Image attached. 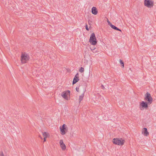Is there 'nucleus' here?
I'll use <instances>...</instances> for the list:
<instances>
[{
	"label": "nucleus",
	"instance_id": "nucleus-1",
	"mask_svg": "<svg viewBox=\"0 0 156 156\" xmlns=\"http://www.w3.org/2000/svg\"><path fill=\"white\" fill-rule=\"evenodd\" d=\"M76 90L77 92H80L81 93V94L79 96V102L80 103L83 99L84 94L86 90L84 88H83L82 86H80L78 87H76Z\"/></svg>",
	"mask_w": 156,
	"mask_h": 156
},
{
	"label": "nucleus",
	"instance_id": "nucleus-2",
	"mask_svg": "<svg viewBox=\"0 0 156 156\" xmlns=\"http://www.w3.org/2000/svg\"><path fill=\"white\" fill-rule=\"evenodd\" d=\"M113 144L120 146H122L124 144L125 140L122 138H114L112 141Z\"/></svg>",
	"mask_w": 156,
	"mask_h": 156
},
{
	"label": "nucleus",
	"instance_id": "nucleus-3",
	"mask_svg": "<svg viewBox=\"0 0 156 156\" xmlns=\"http://www.w3.org/2000/svg\"><path fill=\"white\" fill-rule=\"evenodd\" d=\"M144 100L146 101V102L149 105L152 103L153 100V98L151 97V95L148 92H147L145 95Z\"/></svg>",
	"mask_w": 156,
	"mask_h": 156
},
{
	"label": "nucleus",
	"instance_id": "nucleus-4",
	"mask_svg": "<svg viewBox=\"0 0 156 156\" xmlns=\"http://www.w3.org/2000/svg\"><path fill=\"white\" fill-rule=\"evenodd\" d=\"M29 56L27 53H22L21 56V61L22 64L27 63L29 60Z\"/></svg>",
	"mask_w": 156,
	"mask_h": 156
},
{
	"label": "nucleus",
	"instance_id": "nucleus-5",
	"mask_svg": "<svg viewBox=\"0 0 156 156\" xmlns=\"http://www.w3.org/2000/svg\"><path fill=\"white\" fill-rule=\"evenodd\" d=\"M89 42L91 45H95L97 44V41L95 34L94 33H92L90 35Z\"/></svg>",
	"mask_w": 156,
	"mask_h": 156
},
{
	"label": "nucleus",
	"instance_id": "nucleus-6",
	"mask_svg": "<svg viewBox=\"0 0 156 156\" xmlns=\"http://www.w3.org/2000/svg\"><path fill=\"white\" fill-rule=\"evenodd\" d=\"M61 95L64 99L69 100L70 99V91L69 90L64 91L62 93Z\"/></svg>",
	"mask_w": 156,
	"mask_h": 156
},
{
	"label": "nucleus",
	"instance_id": "nucleus-7",
	"mask_svg": "<svg viewBox=\"0 0 156 156\" xmlns=\"http://www.w3.org/2000/svg\"><path fill=\"white\" fill-rule=\"evenodd\" d=\"M61 134L62 135H65L68 131V128L67 126L65 124L62 126L60 127Z\"/></svg>",
	"mask_w": 156,
	"mask_h": 156
},
{
	"label": "nucleus",
	"instance_id": "nucleus-8",
	"mask_svg": "<svg viewBox=\"0 0 156 156\" xmlns=\"http://www.w3.org/2000/svg\"><path fill=\"white\" fill-rule=\"evenodd\" d=\"M144 4L146 7L151 8L154 6V1L153 0H144Z\"/></svg>",
	"mask_w": 156,
	"mask_h": 156
},
{
	"label": "nucleus",
	"instance_id": "nucleus-9",
	"mask_svg": "<svg viewBox=\"0 0 156 156\" xmlns=\"http://www.w3.org/2000/svg\"><path fill=\"white\" fill-rule=\"evenodd\" d=\"M148 105H149L146 102L144 101L141 102L139 104V107L141 110H143L144 109H147L148 107Z\"/></svg>",
	"mask_w": 156,
	"mask_h": 156
},
{
	"label": "nucleus",
	"instance_id": "nucleus-10",
	"mask_svg": "<svg viewBox=\"0 0 156 156\" xmlns=\"http://www.w3.org/2000/svg\"><path fill=\"white\" fill-rule=\"evenodd\" d=\"M59 144L61 148L63 151H65L66 148V147L63 142L62 140H59Z\"/></svg>",
	"mask_w": 156,
	"mask_h": 156
},
{
	"label": "nucleus",
	"instance_id": "nucleus-11",
	"mask_svg": "<svg viewBox=\"0 0 156 156\" xmlns=\"http://www.w3.org/2000/svg\"><path fill=\"white\" fill-rule=\"evenodd\" d=\"M142 133L145 136H147L149 134V133L147 131V129L146 128H144L142 130Z\"/></svg>",
	"mask_w": 156,
	"mask_h": 156
},
{
	"label": "nucleus",
	"instance_id": "nucleus-12",
	"mask_svg": "<svg viewBox=\"0 0 156 156\" xmlns=\"http://www.w3.org/2000/svg\"><path fill=\"white\" fill-rule=\"evenodd\" d=\"M79 79L78 77V74L77 73L75 76L73 82V85L77 82Z\"/></svg>",
	"mask_w": 156,
	"mask_h": 156
},
{
	"label": "nucleus",
	"instance_id": "nucleus-13",
	"mask_svg": "<svg viewBox=\"0 0 156 156\" xmlns=\"http://www.w3.org/2000/svg\"><path fill=\"white\" fill-rule=\"evenodd\" d=\"M91 12L93 14L96 15L98 14V11L96 7H93L91 9Z\"/></svg>",
	"mask_w": 156,
	"mask_h": 156
},
{
	"label": "nucleus",
	"instance_id": "nucleus-14",
	"mask_svg": "<svg viewBox=\"0 0 156 156\" xmlns=\"http://www.w3.org/2000/svg\"><path fill=\"white\" fill-rule=\"evenodd\" d=\"M42 135L44 137H49L50 136L49 134L47 132H43L42 133Z\"/></svg>",
	"mask_w": 156,
	"mask_h": 156
},
{
	"label": "nucleus",
	"instance_id": "nucleus-15",
	"mask_svg": "<svg viewBox=\"0 0 156 156\" xmlns=\"http://www.w3.org/2000/svg\"><path fill=\"white\" fill-rule=\"evenodd\" d=\"M111 28H112V29H115L116 30H119L120 31H121V30L120 29H119L115 26L113 25L112 24L111 25Z\"/></svg>",
	"mask_w": 156,
	"mask_h": 156
},
{
	"label": "nucleus",
	"instance_id": "nucleus-16",
	"mask_svg": "<svg viewBox=\"0 0 156 156\" xmlns=\"http://www.w3.org/2000/svg\"><path fill=\"white\" fill-rule=\"evenodd\" d=\"M119 62H120V63L121 64V66H122V67L123 68H124V62L121 59H120L119 60Z\"/></svg>",
	"mask_w": 156,
	"mask_h": 156
},
{
	"label": "nucleus",
	"instance_id": "nucleus-17",
	"mask_svg": "<svg viewBox=\"0 0 156 156\" xmlns=\"http://www.w3.org/2000/svg\"><path fill=\"white\" fill-rule=\"evenodd\" d=\"M84 70V68L82 67H81V68H80L79 71H80V72L82 73V72H83Z\"/></svg>",
	"mask_w": 156,
	"mask_h": 156
},
{
	"label": "nucleus",
	"instance_id": "nucleus-18",
	"mask_svg": "<svg viewBox=\"0 0 156 156\" xmlns=\"http://www.w3.org/2000/svg\"><path fill=\"white\" fill-rule=\"evenodd\" d=\"M107 22L108 23V25L111 27V25H112V24L110 22L108 19L107 20Z\"/></svg>",
	"mask_w": 156,
	"mask_h": 156
},
{
	"label": "nucleus",
	"instance_id": "nucleus-19",
	"mask_svg": "<svg viewBox=\"0 0 156 156\" xmlns=\"http://www.w3.org/2000/svg\"><path fill=\"white\" fill-rule=\"evenodd\" d=\"M90 50L91 51H93V50H95L96 48L94 47V48H92L91 47H90Z\"/></svg>",
	"mask_w": 156,
	"mask_h": 156
},
{
	"label": "nucleus",
	"instance_id": "nucleus-20",
	"mask_svg": "<svg viewBox=\"0 0 156 156\" xmlns=\"http://www.w3.org/2000/svg\"><path fill=\"white\" fill-rule=\"evenodd\" d=\"M0 156H4V155L3 152H1L0 153Z\"/></svg>",
	"mask_w": 156,
	"mask_h": 156
},
{
	"label": "nucleus",
	"instance_id": "nucleus-21",
	"mask_svg": "<svg viewBox=\"0 0 156 156\" xmlns=\"http://www.w3.org/2000/svg\"><path fill=\"white\" fill-rule=\"evenodd\" d=\"M85 27H86V29L87 30H89V29L88 28V27H87V24H86V26H85Z\"/></svg>",
	"mask_w": 156,
	"mask_h": 156
},
{
	"label": "nucleus",
	"instance_id": "nucleus-22",
	"mask_svg": "<svg viewBox=\"0 0 156 156\" xmlns=\"http://www.w3.org/2000/svg\"><path fill=\"white\" fill-rule=\"evenodd\" d=\"M47 138V137H44V142H45L46 141V139Z\"/></svg>",
	"mask_w": 156,
	"mask_h": 156
},
{
	"label": "nucleus",
	"instance_id": "nucleus-23",
	"mask_svg": "<svg viewBox=\"0 0 156 156\" xmlns=\"http://www.w3.org/2000/svg\"><path fill=\"white\" fill-rule=\"evenodd\" d=\"M40 138L41 139H42V138L41 137H40Z\"/></svg>",
	"mask_w": 156,
	"mask_h": 156
}]
</instances>
